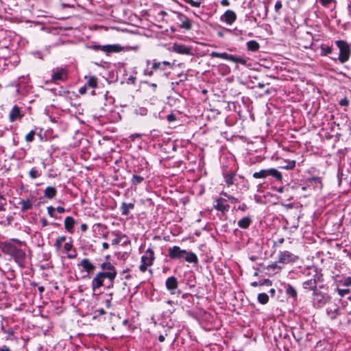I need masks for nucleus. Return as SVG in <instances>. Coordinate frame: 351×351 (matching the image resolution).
I'll use <instances>...</instances> for the list:
<instances>
[{
    "label": "nucleus",
    "mask_w": 351,
    "mask_h": 351,
    "mask_svg": "<svg viewBox=\"0 0 351 351\" xmlns=\"http://www.w3.org/2000/svg\"><path fill=\"white\" fill-rule=\"evenodd\" d=\"M56 210L59 213H63L65 212V209L62 206H58L56 208H55Z\"/></svg>",
    "instance_id": "nucleus-59"
},
{
    "label": "nucleus",
    "mask_w": 351,
    "mask_h": 351,
    "mask_svg": "<svg viewBox=\"0 0 351 351\" xmlns=\"http://www.w3.org/2000/svg\"><path fill=\"white\" fill-rule=\"evenodd\" d=\"M155 259L154 252L152 249L148 248L143 256L141 257V264L139 266V269L141 272H145L147 267L153 265Z\"/></svg>",
    "instance_id": "nucleus-8"
},
{
    "label": "nucleus",
    "mask_w": 351,
    "mask_h": 351,
    "mask_svg": "<svg viewBox=\"0 0 351 351\" xmlns=\"http://www.w3.org/2000/svg\"><path fill=\"white\" fill-rule=\"evenodd\" d=\"M271 282L269 279H265L263 281L260 282V285H271Z\"/></svg>",
    "instance_id": "nucleus-56"
},
{
    "label": "nucleus",
    "mask_w": 351,
    "mask_h": 351,
    "mask_svg": "<svg viewBox=\"0 0 351 351\" xmlns=\"http://www.w3.org/2000/svg\"><path fill=\"white\" fill-rule=\"evenodd\" d=\"M321 276L315 274L312 276L311 279H308L303 282V287L306 289H309L313 291V292L318 291L317 289V286L318 282H321Z\"/></svg>",
    "instance_id": "nucleus-12"
},
{
    "label": "nucleus",
    "mask_w": 351,
    "mask_h": 351,
    "mask_svg": "<svg viewBox=\"0 0 351 351\" xmlns=\"http://www.w3.org/2000/svg\"><path fill=\"white\" fill-rule=\"evenodd\" d=\"M173 50L180 54L189 55L191 53V49L182 44H174Z\"/></svg>",
    "instance_id": "nucleus-20"
},
{
    "label": "nucleus",
    "mask_w": 351,
    "mask_h": 351,
    "mask_svg": "<svg viewBox=\"0 0 351 351\" xmlns=\"http://www.w3.org/2000/svg\"><path fill=\"white\" fill-rule=\"evenodd\" d=\"M221 194L223 195L225 197H226L229 200H230L232 203L239 202L238 199H237L231 195H228L226 193H222Z\"/></svg>",
    "instance_id": "nucleus-43"
},
{
    "label": "nucleus",
    "mask_w": 351,
    "mask_h": 351,
    "mask_svg": "<svg viewBox=\"0 0 351 351\" xmlns=\"http://www.w3.org/2000/svg\"><path fill=\"white\" fill-rule=\"evenodd\" d=\"M80 228L82 232H86L88 229V226L86 223H82Z\"/></svg>",
    "instance_id": "nucleus-61"
},
{
    "label": "nucleus",
    "mask_w": 351,
    "mask_h": 351,
    "mask_svg": "<svg viewBox=\"0 0 351 351\" xmlns=\"http://www.w3.org/2000/svg\"><path fill=\"white\" fill-rule=\"evenodd\" d=\"M257 298L261 304H266L269 302V296L265 293H259Z\"/></svg>",
    "instance_id": "nucleus-34"
},
{
    "label": "nucleus",
    "mask_w": 351,
    "mask_h": 351,
    "mask_svg": "<svg viewBox=\"0 0 351 351\" xmlns=\"http://www.w3.org/2000/svg\"><path fill=\"white\" fill-rule=\"evenodd\" d=\"M284 241H285V239L280 238L274 242V246H278V245L282 244L284 243Z\"/></svg>",
    "instance_id": "nucleus-55"
},
{
    "label": "nucleus",
    "mask_w": 351,
    "mask_h": 351,
    "mask_svg": "<svg viewBox=\"0 0 351 351\" xmlns=\"http://www.w3.org/2000/svg\"><path fill=\"white\" fill-rule=\"evenodd\" d=\"M306 184L308 187L317 188L322 187V180L319 177H312L306 180Z\"/></svg>",
    "instance_id": "nucleus-23"
},
{
    "label": "nucleus",
    "mask_w": 351,
    "mask_h": 351,
    "mask_svg": "<svg viewBox=\"0 0 351 351\" xmlns=\"http://www.w3.org/2000/svg\"><path fill=\"white\" fill-rule=\"evenodd\" d=\"M76 223L75 220L72 217H66L64 219V224L65 230L69 233L73 232V228Z\"/></svg>",
    "instance_id": "nucleus-22"
},
{
    "label": "nucleus",
    "mask_w": 351,
    "mask_h": 351,
    "mask_svg": "<svg viewBox=\"0 0 351 351\" xmlns=\"http://www.w3.org/2000/svg\"><path fill=\"white\" fill-rule=\"evenodd\" d=\"M210 56L212 58H220L224 60H230L236 63H239L242 65L247 66V60L240 56L228 54L227 53H219L213 51Z\"/></svg>",
    "instance_id": "nucleus-7"
},
{
    "label": "nucleus",
    "mask_w": 351,
    "mask_h": 351,
    "mask_svg": "<svg viewBox=\"0 0 351 351\" xmlns=\"http://www.w3.org/2000/svg\"><path fill=\"white\" fill-rule=\"evenodd\" d=\"M134 208V203H125L123 202L121 206V214L123 215H128L129 214V210L130 209H133Z\"/></svg>",
    "instance_id": "nucleus-28"
},
{
    "label": "nucleus",
    "mask_w": 351,
    "mask_h": 351,
    "mask_svg": "<svg viewBox=\"0 0 351 351\" xmlns=\"http://www.w3.org/2000/svg\"><path fill=\"white\" fill-rule=\"evenodd\" d=\"M298 256L293 254L289 251L284 250L280 251L278 255L277 263L287 265L292 263H295L298 261Z\"/></svg>",
    "instance_id": "nucleus-9"
},
{
    "label": "nucleus",
    "mask_w": 351,
    "mask_h": 351,
    "mask_svg": "<svg viewBox=\"0 0 351 351\" xmlns=\"http://www.w3.org/2000/svg\"><path fill=\"white\" fill-rule=\"evenodd\" d=\"M221 4L223 6H228L230 5V2L228 0H221Z\"/></svg>",
    "instance_id": "nucleus-62"
},
{
    "label": "nucleus",
    "mask_w": 351,
    "mask_h": 351,
    "mask_svg": "<svg viewBox=\"0 0 351 351\" xmlns=\"http://www.w3.org/2000/svg\"><path fill=\"white\" fill-rule=\"evenodd\" d=\"M53 73L51 75V80L54 83L58 82H64L68 78V71L64 68H56L53 69Z\"/></svg>",
    "instance_id": "nucleus-10"
},
{
    "label": "nucleus",
    "mask_w": 351,
    "mask_h": 351,
    "mask_svg": "<svg viewBox=\"0 0 351 351\" xmlns=\"http://www.w3.org/2000/svg\"><path fill=\"white\" fill-rule=\"evenodd\" d=\"M36 134V132L34 130L30 131L28 134L25 136V141L27 142H32L34 140V136Z\"/></svg>",
    "instance_id": "nucleus-39"
},
{
    "label": "nucleus",
    "mask_w": 351,
    "mask_h": 351,
    "mask_svg": "<svg viewBox=\"0 0 351 351\" xmlns=\"http://www.w3.org/2000/svg\"><path fill=\"white\" fill-rule=\"evenodd\" d=\"M77 252L75 251V250H72V252L71 253L68 252L67 254V258H69V259H73V258H75L77 257Z\"/></svg>",
    "instance_id": "nucleus-49"
},
{
    "label": "nucleus",
    "mask_w": 351,
    "mask_h": 351,
    "mask_svg": "<svg viewBox=\"0 0 351 351\" xmlns=\"http://www.w3.org/2000/svg\"><path fill=\"white\" fill-rule=\"evenodd\" d=\"M295 167V160H289L287 162V165L283 166L282 168L286 169H293Z\"/></svg>",
    "instance_id": "nucleus-42"
},
{
    "label": "nucleus",
    "mask_w": 351,
    "mask_h": 351,
    "mask_svg": "<svg viewBox=\"0 0 351 351\" xmlns=\"http://www.w3.org/2000/svg\"><path fill=\"white\" fill-rule=\"evenodd\" d=\"M337 46L339 49V60L341 63L347 62L350 58L351 50L348 44L344 40H337L335 42Z\"/></svg>",
    "instance_id": "nucleus-6"
},
{
    "label": "nucleus",
    "mask_w": 351,
    "mask_h": 351,
    "mask_svg": "<svg viewBox=\"0 0 351 351\" xmlns=\"http://www.w3.org/2000/svg\"><path fill=\"white\" fill-rule=\"evenodd\" d=\"M330 296L320 291L313 293L312 304L314 308H321L326 306L330 302Z\"/></svg>",
    "instance_id": "nucleus-4"
},
{
    "label": "nucleus",
    "mask_w": 351,
    "mask_h": 351,
    "mask_svg": "<svg viewBox=\"0 0 351 351\" xmlns=\"http://www.w3.org/2000/svg\"><path fill=\"white\" fill-rule=\"evenodd\" d=\"M167 119L169 122H173L176 121V117L174 114L171 113L167 116Z\"/></svg>",
    "instance_id": "nucleus-50"
},
{
    "label": "nucleus",
    "mask_w": 351,
    "mask_h": 351,
    "mask_svg": "<svg viewBox=\"0 0 351 351\" xmlns=\"http://www.w3.org/2000/svg\"><path fill=\"white\" fill-rule=\"evenodd\" d=\"M338 293L339 295L344 296L350 293V290L348 289H338Z\"/></svg>",
    "instance_id": "nucleus-46"
},
{
    "label": "nucleus",
    "mask_w": 351,
    "mask_h": 351,
    "mask_svg": "<svg viewBox=\"0 0 351 351\" xmlns=\"http://www.w3.org/2000/svg\"><path fill=\"white\" fill-rule=\"evenodd\" d=\"M69 239H70V241L65 243L64 245V250L66 252H71L73 248L72 239L70 238Z\"/></svg>",
    "instance_id": "nucleus-37"
},
{
    "label": "nucleus",
    "mask_w": 351,
    "mask_h": 351,
    "mask_svg": "<svg viewBox=\"0 0 351 351\" xmlns=\"http://www.w3.org/2000/svg\"><path fill=\"white\" fill-rule=\"evenodd\" d=\"M332 1L333 0H320V2L322 5H324L325 7H328L329 5V4H330L332 3Z\"/></svg>",
    "instance_id": "nucleus-53"
},
{
    "label": "nucleus",
    "mask_w": 351,
    "mask_h": 351,
    "mask_svg": "<svg viewBox=\"0 0 351 351\" xmlns=\"http://www.w3.org/2000/svg\"><path fill=\"white\" fill-rule=\"evenodd\" d=\"M26 246L25 241L18 239L0 242V250L6 256H8L21 267L23 268L26 264L27 255L23 247Z\"/></svg>",
    "instance_id": "nucleus-1"
},
{
    "label": "nucleus",
    "mask_w": 351,
    "mask_h": 351,
    "mask_svg": "<svg viewBox=\"0 0 351 351\" xmlns=\"http://www.w3.org/2000/svg\"><path fill=\"white\" fill-rule=\"evenodd\" d=\"M339 104L341 106H348L349 105V101L347 97H344L339 101Z\"/></svg>",
    "instance_id": "nucleus-48"
},
{
    "label": "nucleus",
    "mask_w": 351,
    "mask_h": 351,
    "mask_svg": "<svg viewBox=\"0 0 351 351\" xmlns=\"http://www.w3.org/2000/svg\"><path fill=\"white\" fill-rule=\"evenodd\" d=\"M237 19L236 13L230 10H228L224 12L221 16V21L226 23L228 25H232Z\"/></svg>",
    "instance_id": "nucleus-16"
},
{
    "label": "nucleus",
    "mask_w": 351,
    "mask_h": 351,
    "mask_svg": "<svg viewBox=\"0 0 351 351\" xmlns=\"http://www.w3.org/2000/svg\"><path fill=\"white\" fill-rule=\"evenodd\" d=\"M102 269L101 271L98 272L100 276L105 280L108 279L110 282H114V280L117 275L115 267L110 262H104L100 265Z\"/></svg>",
    "instance_id": "nucleus-3"
},
{
    "label": "nucleus",
    "mask_w": 351,
    "mask_h": 351,
    "mask_svg": "<svg viewBox=\"0 0 351 351\" xmlns=\"http://www.w3.org/2000/svg\"><path fill=\"white\" fill-rule=\"evenodd\" d=\"M176 14L178 20L180 21L179 27L187 31L191 30L192 29L191 21L181 12H176Z\"/></svg>",
    "instance_id": "nucleus-13"
},
{
    "label": "nucleus",
    "mask_w": 351,
    "mask_h": 351,
    "mask_svg": "<svg viewBox=\"0 0 351 351\" xmlns=\"http://www.w3.org/2000/svg\"><path fill=\"white\" fill-rule=\"evenodd\" d=\"M342 284H343V285H344L346 287H351V277L348 276V277L346 278L343 280Z\"/></svg>",
    "instance_id": "nucleus-47"
},
{
    "label": "nucleus",
    "mask_w": 351,
    "mask_h": 351,
    "mask_svg": "<svg viewBox=\"0 0 351 351\" xmlns=\"http://www.w3.org/2000/svg\"><path fill=\"white\" fill-rule=\"evenodd\" d=\"M87 82L84 84L88 88H95L98 86V78L96 76H85Z\"/></svg>",
    "instance_id": "nucleus-24"
},
{
    "label": "nucleus",
    "mask_w": 351,
    "mask_h": 351,
    "mask_svg": "<svg viewBox=\"0 0 351 351\" xmlns=\"http://www.w3.org/2000/svg\"><path fill=\"white\" fill-rule=\"evenodd\" d=\"M173 64L168 61L156 62L154 61L152 63V69L153 70L165 71L167 67L172 68Z\"/></svg>",
    "instance_id": "nucleus-18"
},
{
    "label": "nucleus",
    "mask_w": 351,
    "mask_h": 351,
    "mask_svg": "<svg viewBox=\"0 0 351 351\" xmlns=\"http://www.w3.org/2000/svg\"><path fill=\"white\" fill-rule=\"evenodd\" d=\"M57 195V189L54 186H47L44 191V196L47 199H53Z\"/></svg>",
    "instance_id": "nucleus-26"
},
{
    "label": "nucleus",
    "mask_w": 351,
    "mask_h": 351,
    "mask_svg": "<svg viewBox=\"0 0 351 351\" xmlns=\"http://www.w3.org/2000/svg\"><path fill=\"white\" fill-rule=\"evenodd\" d=\"M143 180H144L143 177L136 175V174H134L132 176V183L134 185H137V184L141 183Z\"/></svg>",
    "instance_id": "nucleus-36"
},
{
    "label": "nucleus",
    "mask_w": 351,
    "mask_h": 351,
    "mask_svg": "<svg viewBox=\"0 0 351 351\" xmlns=\"http://www.w3.org/2000/svg\"><path fill=\"white\" fill-rule=\"evenodd\" d=\"M226 202L225 199L223 198H219L216 200V204L214 205V208L219 210L221 211L222 213H225L229 209V205L224 204Z\"/></svg>",
    "instance_id": "nucleus-21"
},
{
    "label": "nucleus",
    "mask_w": 351,
    "mask_h": 351,
    "mask_svg": "<svg viewBox=\"0 0 351 351\" xmlns=\"http://www.w3.org/2000/svg\"><path fill=\"white\" fill-rule=\"evenodd\" d=\"M104 279L100 276L99 273L93 277L91 281V289L93 291H95L102 286H104Z\"/></svg>",
    "instance_id": "nucleus-17"
},
{
    "label": "nucleus",
    "mask_w": 351,
    "mask_h": 351,
    "mask_svg": "<svg viewBox=\"0 0 351 351\" xmlns=\"http://www.w3.org/2000/svg\"><path fill=\"white\" fill-rule=\"evenodd\" d=\"M66 240V236H61L56 239V242L54 243V247L57 250H59L62 245V243Z\"/></svg>",
    "instance_id": "nucleus-33"
},
{
    "label": "nucleus",
    "mask_w": 351,
    "mask_h": 351,
    "mask_svg": "<svg viewBox=\"0 0 351 351\" xmlns=\"http://www.w3.org/2000/svg\"><path fill=\"white\" fill-rule=\"evenodd\" d=\"M189 4L193 7L199 8L201 5V1L191 0Z\"/></svg>",
    "instance_id": "nucleus-52"
},
{
    "label": "nucleus",
    "mask_w": 351,
    "mask_h": 351,
    "mask_svg": "<svg viewBox=\"0 0 351 351\" xmlns=\"http://www.w3.org/2000/svg\"><path fill=\"white\" fill-rule=\"evenodd\" d=\"M144 74L145 75H148L149 77L152 76L153 75V69H152V70H149V69H145L144 71Z\"/></svg>",
    "instance_id": "nucleus-58"
},
{
    "label": "nucleus",
    "mask_w": 351,
    "mask_h": 351,
    "mask_svg": "<svg viewBox=\"0 0 351 351\" xmlns=\"http://www.w3.org/2000/svg\"><path fill=\"white\" fill-rule=\"evenodd\" d=\"M78 265L82 266L83 269L88 274L93 273L95 270V266L90 261L88 258L82 259Z\"/></svg>",
    "instance_id": "nucleus-19"
},
{
    "label": "nucleus",
    "mask_w": 351,
    "mask_h": 351,
    "mask_svg": "<svg viewBox=\"0 0 351 351\" xmlns=\"http://www.w3.org/2000/svg\"><path fill=\"white\" fill-rule=\"evenodd\" d=\"M86 47L94 51H101L107 55L120 52L123 49V47L118 44L106 45H88Z\"/></svg>",
    "instance_id": "nucleus-5"
},
{
    "label": "nucleus",
    "mask_w": 351,
    "mask_h": 351,
    "mask_svg": "<svg viewBox=\"0 0 351 351\" xmlns=\"http://www.w3.org/2000/svg\"><path fill=\"white\" fill-rule=\"evenodd\" d=\"M260 45L256 40H250L247 43V48L249 51H256L258 50Z\"/></svg>",
    "instance_id": "nucleus-32"
},
{
    "label": "nucleus",
    "mask_w": 351,
    "mask_h": 351,
    "mask_svg": "<svg viewBox=\"0 0 351 351\" xmlns=\"http://www.w3.org/2000/svg\"><path fill=\"white\" fill-rule=\"evenodd\" d=\"M88 89V88L84 85L79 89V93L81 95H84L86 93Z\"/></svg>",
    "instance_id": "nucleus-54"
},
{
    "label": "nucleus",
    "mask_w": 351,
    "mask_h": 351,
    "mask_svg": "<svg viewBox=\"0 0 351 351\" xmlns=\"http://www.w3.org/2000/svg\"><path fill=\"white\" fill-rule=\"evenodd\" d=\"M168 256L171 259H184L188 263L195 264L198 263V258L195 253L182 250L176 245L168 249Z\"/></svg>",
    "instance_id": "nucleus-2"
},
{
    "label": "nucleus",
    "mask_w": 351,
    "mask_h": 351,
    "mask_svg": "<svg viewBox=\"0 0 351 351\" xmlns=\"http://www.w3.org/2000/svg\"><path fill=\"white\" fill-rule=\"evenodd\" d=\"M0 351H11V350L8 346L3 345L1 347Z\"/></svg>",
    "instance_id": "nucleus-60"
},
{
    "label": "nucleus",
    "mask_w": 351,
    "mask_h": 351,
    "mask_svg": "<svg viewBox=\"0 0 351 351\" xmlns=\"http://www.w3.org/2000/svg\"><path fill=\"white\" fill-rule=\"evenodd\" d=\"M165 286L167 289L170 292L171 295L176 293V290L178 287V282L175 276H171L167 278L165 282Z\"/></svg>",
    "instance_id": "nucleus-14"
},
{
    "label": "nucleus",
    "mask_w": 351,
    "mask_h": 351,
    "mask_svg": "<svg viewBox=\"0 0 351 351\" xmlns=\"http://www.w3.org/2000/svg\"><path fill=\"white\" fill-rule=\"evenodd\" d=\"M47 213L49 214V215L53 218H57V216L55 214V208H53L52 206H49L47 208Z\"/></svg>",
    "instance_id": "nucleus-41"
},
{
    "label": "nucleus",
    "mask_w": 351,
    "mask_h": 351,
    "mask_svg": "<svg viewBox=\"0 0 351 351\" xmlns=\"http://www.w3.org/2000/svg\"><path fill=\"white\" fill-rule=\"evenodd\" d=\"M267 269H271L273 270H275V269H278V271H280L281 270V267H280L279 265H278L277 264V262L276 263H274L271 265H269L267 267Z\"/></svg>",
    "instance_id": "nucleus-44"
},
{
    "label": "nucleus",
    "mask_w": 351,
    "mask_h": 351,
    "mask_svg": "<svg viewBox=\"0 0 351 351\" xmlns=\"http://www.w3.org/2000/svg\"><path fill=\"white\" fill-rule=\"evenodd\" d=\"M41 223H42L43 226H47L48 225V222L46 219H42Z\"/></svg>",
    "instance_id": "nucleus-64"
},
{
    "label": "nucleus",
    "mask_w": 351,
    "mask_h": 351,
    "mask_svg": "<svg viewBox=\"0 0 351 351\" xmlns=\"http://www.w3.org/2000/svg\"><path fill=\"white\" fill-rule=\"evenodd\" d=\"M285 293L289 296L293 298L294 300H296V298H297V291L295 290V289L293 286H291L290 285H287L285 287Z\"/></svg>",
    "instance_id": "nucleus-31"
},
{
    "label": "nucleus",
    "mask_w": 351,
    "mask_h": 351,
    "mask_svg": "<svg viewBox=\"0 0 351 351\" xmlns=\"http://www.w3.org/2000/svg\"><path fill=\"white\" fill-rule=\"evenodd\" d=\"M24 114L21 112V108L14 106L9 114V121L12 123L23 118Z\"/></svg>",
    "instance_id": "nucleus-15"
},
{
    "label": "nucleus",
    "mask_w": 351,
    "mask_h": 351,
    "mask_svg": "<svg viewBox=\"0 0 351 351\" xmlns=\"http://www.w3.org/2000/svg\"><path fill=\"white\" fill-rule=\"evenodd\" d=\"M268 176L267 174V169H263L261 170L258 172H255L253 174V177L254 178L258 179V178H265Z\"/></svg>",
    "instance_id": "nucleus-35"
},
{
    "label": "nucleus",
    "mask_w": 351,
    "mask_h": 351,
    "mask_svg": "<svg viewBox=\"0 0 351 351\" xmlns=\"http://www.w3.org/2000/svg\"><path fill=\"white\" fill-rule=\"evenodd\" d=\"M121 236L119 234H116V237L112 241V245H117L121 242Z\"/></svg>",
    "instance_id": "nucleus-45"
},
{
    "label": "nucleus",
    "mask_w": 351,
    "mask_h": 351,
    "mask_svg": "<svg viewBox=\"0 0 351 351\" xmlns=\"http://www.w3.org/2000/svg\"><path fill=\"white\" fill-rule=\"evenodd\" d=\"M322 55L326 56L332 53V47H322Z\"/></svg>",
    "instance_id": "nucleus-40"
},
{
    "label": "nucleus",
    "mask_w": 351,
    "mask_h": 351,
    "mask_svg": "<svg viewBox=\"0 0 351 351\" xmlns=\"http://www.w3.org/2000/svg\"><path fill=\"white\" fill-rule=\"evenodd\" d=\"M236 173L234 171H228L226 173H224V180L226 184L229 186L233 184L234 183V178L235 177Z\"/></svg>",
    "instance_id": "nucleus-29"
},
{
    "label": "nucleus",
    "mask_w": 351,
    "mask_h": 351,
    "mask_svg": "<svg viewBox=\"0 0 351 351\" xmlns=\"http://www.w3.org/2000/svg\"><path fill=\"white\" fill-rule=\"evenodd\" d=\"M282 2L280 1H276L275 6H274L276 12H278L282 8Z\"/></svg>",
    "instance_id": "nucleus-51"
},
{
    "label": "nucleus",
    "mask_w": 351,
    "mask_h": 351,
    "mask_svg": "<svg viewBox=\"0 0 351 351\" xmlns=\"http://www.w3.org/2000/svg\"><path fill=\"white\" fill-rule=\"evenodd\" d=\"M267 174H268V176H271L275 178L276 180L278 181H281L282 179L281 173L279 171H278L277 169H274V168L267 169Z\"/></svg>",
    "instance_id": "nucleus-30"
},
{
    "label": "nucleus",
    "mask_w": 351,
    "mask_h": 351,
    "mask_svg": "<svg viewBox=\"0 0 351 351\" xmlns=\"http://www.w3.org/2000/svg\"><path fill=\"white\" fill-rule=\"evenodd\" d=\"M29 175L31 178L35 179L40 176V173L38 172V171L35 168H32L30 169L29 172Z\"/></svg>",
    "instance_id": "nucleus-38"
},
{
    "label": "nucleus",
    "mask_w": 351,
    "mask_h": 351,
    "mask_svg": "<svg viewBox=\"0 0 351 351\" xmlns=\"http://www.w3.org/2000/svg\"><path fill=\"white\" fill-rule=\"evenodd\" d=\"M19 204L21 206V210L22 212H25L28 210L32 209L33 204L32 202L29 199H21Z\"/></svg>",
    "instance_id": "nucleus-27"
},
{
    "label": "nucleus",
    "mask_w": 351,
    "mask_h": 351,
    "mask_svg": "<svg viewBox=\"0 0 351 351\" xmlns=\"http://www.w3.org/2000/svg\"><path fill=\"white\" fill-rule=\"evenodd\" d=\"M252 222V219L250 217H245L241 219L238 222L237 225L239 228L243 229H247L251 225Z\"/></svg>",
    "instance_id": "nucleus-25"
},
{
    "label": "nucleus",
    "mask_w": 351,
    "mask_h": 351,
    "mask_svg": "<svg viewBox=\"0 0 351 351\" xmlns=\"http://www.w3.org/2000/svg\"><path fill=\"white\" fill-rule=\"evenodd\" d=\"M239 209L243 211H245L247 209V206L245 204H243L239 207Z\"/></svg>",
    "instance_id": "nucleus-63"
},
{
    "label": "nucleus",
    "mask_w": 351,
    "mask_h": 351,
    "mask_svg": "<svg viewBox=\"0 0 351 351\" xmlns=\"http://www.w3.org/2000/svg\"><path fill=\"white\" fill-rule=\"evenodd\" d=\"M179 77H181L180 79V82H184V81H186L188 80V76L186 74H184V73H180L179 74Z\"/></svg>",
    "instance_id": "nucleus-57"
},
{
    "label": "nucleus",
    "mask_w": 351,
    "mask_h": 351,
    "mask_svg": "<svg viewBox=\"0 0 351 351\" xmlns=\"http://www.w3.org/2000/svg\"><path fill=\"white\" fill-rule=\"evenodd\" d=\"M326 305H328L326 307V313L328 316L332 319H336L340 314L338 304L332 301L330 298V302H328Z\"/></svg>",
    "instance_id": "nucleus-11"
}]
</instances>
